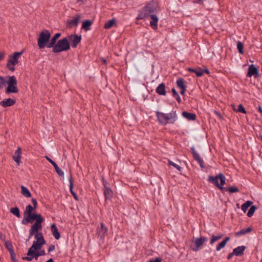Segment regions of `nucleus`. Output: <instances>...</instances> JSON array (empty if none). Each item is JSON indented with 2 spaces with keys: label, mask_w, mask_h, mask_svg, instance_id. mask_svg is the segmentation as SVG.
Masks as SVG:
<instances>
[{
  "label": "nucleus",
  "mask_w": 262,
  "mask_h": 262,
  "mask_svg": "<svg viewBox=\"0 0 262 262\" xmlns=\"http://www.w3.org/2000/svg\"><path fill=\"white\" fill-rule=\"evenodd\" d=\"M34 221L35 223L31 226L29 230V239L33 235L35 232L42 229V223L44 222L45 219L41 214L34 212L24 216L21 221V224L25 225L29 223H32Z\"/></svg>",
  "instance_id": "obj_1"
},
{
  "label": "nucleus",
  "mask_w": 262,
  "mask_h": 262,
  "mask_svg": "<svg viewBox=\"0 0 262 262\" xmlns=\"http://www.w3.org/2000/svg\"><path fill=\"white\" fill-rule=\"evenodd\" d=\"M156 116L159 123L164 125L167 124H174L178 119L177 112L174 110H172L169 113L156 111Z\"/></svg>",
  "instance_id": "obj_2"
},
{
  "label": "nucleus",
  "mask_w": 262,
  "mask_h": 262,
  "mask_svg": "<svg viewBox=\"0 0 262 262\" xmlns=\"http://www.w3.org/2000/svg\"><path fill=\"white\" fill-rule=\"evenodd\" d=\"M158 5L156 3L150 2L138 11V15L136 17L137 20L143 19L148 17L151 14L157 11Z\"/></svg>",
  "instance_id": "obj_3"
},
{
  "label": "nucleus",
  "mask_w": 262,
  "mask_h": 262,
  "mask_svg": "<svg viewBox=\"0 0 262 262\" xmlns=\"http://www.w3.org/2000/svg\"><path fill=\"white\" fill-rule=\"evenodd\" d=\"M51 48H52L53 53H57L69 50L71 46L68 38L64 37L58 40L57 43Z\"/></svg>",
  "instance_id": "obj_4"
},
{
  "label": "nucleus",
  "mask_w": 262,
  "mask_h": 262,
  "mask_svg": "<svg viewBox=\"0 0 262 262\" xmlns=\"http://www.w3.org/2000/svg\"><path fill=\"white\" fill-rule=\"evenodd\" d=\"M51 33L48 30H43L39 34L37 38L38 46L40 49L47 47L50 41Z\"/></svg>",
  "instance_id": "obj_5"
},
{
  "label": "nucleus",
  "mask_w": 262,
  "mask_h": 262,
  "mask_svg": "<svg viewBox=\"0 0 262 262\" xmlns=\"http://www.w3.org/2000/svg\"><path fill=\"white\" fill-rule=\"evenodd\" d=\"M8 80L6 81V84H8V86L6 89V92L7 94L10 93H17L18 92L17 89V81L16 78L15 76H9L7 77Z\"/></svg>",
  "instance_id": "obj_6"
},
{
  "label": "nucleus",
  "mask_w": 262,
  "mask_h": 262,
  "mask_svg": "<svg viewBox=\"0 0 262 262\" xmlns=\"http://www.w3.org/2000/svg\"><path fill=\"white\" fill-rule=\"evenodd\" d=\"M21 52H15L12 55L9 56V58L6 64V68L11 72L15 71L14 66L18 63V58L23 53Z\"/></svg>",
  "instance_id": "obj_7"
},
{
  "label": "nucleus",
  "mask_w": 262,
  "mask_h": 262,
  "mask_svg": "<svg viewBox=\"0 0 262 262\" xmlns=\"http://www.w3.org/2000/svg\"><path fill=\"white\" fill-rule=\"evenodd\" d=\"M41 248H32V246H31L29 248L27 253L28 256L23 257L22 259L29 261H31L33 258H35L36 260H37L38 257L40 256V253L38 252V251Z\"/></svg>",
  "instance_id": "obj_8"
},
{
  "label": "nucleus",
  "mask_w": 262,
  "mask_h": 262,
  "mask_svg": "<svg viewBox=\"0 0 262 262\" xmlns=\"http://www.w3.org/2000/svg\"><path fill=\"white\" fill-rule=\"evenodd\" d=\"M33 235H34V238L36 239V241L33 242V244L31 246H32V248H41L42 245H45L46 243V241L44 239L42 233L39 231H37L33 234Z\"/></svg>",
  "instance_id": "obj_9"
},
{
  "label": "nucleus",
  "mask_w": 262,
  "mask_h": 262,
  "mask_svg": "<svg viewBox=\"0 0 262 262\" xmlns=\"http://www.w3.org/2000/svg\"><path fill=\"white\" fill-rule=\"evenodd\" d=\"M207 241L208 238L205 236H200L196 238L194 241V246L191 247V250L195 252L199 251Z\"/></svg>",
  "instance_id": "obj_10"
},
{
  "label": "nucleus",
  "mask_w": 262,
  "mask_h": 262,
  "mask_svg": "<svg viewBox=\"0 0 262 262\" xmlns=\"http://www.w3.org/2000/svg\"><path fill=\"white\" fill-rule=\"evenodd\" d=\"M214 179H216L217 182H219V180H220V183H219V185H220V186H223L226 183V177L222 173H220L215 177L209 176L207 181L209 183L214 185V182H213Z\"/></svg>",
  "instance_id": "obj_11"
},
{
  "label": "nucleus",
  "mask_w": 262,
  "mask_h": 262,
  "mask_svg": "<svg viewBox=\"0 0 262 262\" xmlns=\"http://www.w3.org/2000/svg\"><path fill=\"white\" fill-rule=\"evenodd\" d=\"M246 76L247 77H251L252 76H254L255 78L258 77L259 76L258 69L254 64H250L248 67Z\"/></svg>",
  "instance_id": "obj_12"
},
{
  "label": "nucleus",
  "mask_w": 262,
  "mask_h": 262,
  "mask_svg": "<svg viewBox=\"0 0 262 262\" xmlns=\"http://www.w3.org/2000/svg\"><path fill=\"white\" fill-rule=\"evenodd\" d=\"M107 228L105 226L103 223H101L100 226L97 227L96 230L98 238L100 239H103L107 233Z\"/></svg>",
  "instance_id": "obj_13"
},
{
  "label": "nucleus",
  "mask_w": 262,
  "mask_h": 262,
  "mask_svg": "<svg viewBox=\"0 0 262 262\" xmlns=\"http://www.w3.org/2000/svg\"><path fill=\"white\" fill-rule=\"evenodd\" d=\"M69 41L70 40L71 42V46L73 48L77 47V45L80 42L81 40V36L77 34H71L69 36Z\"/></svg>",
  "instance_id": "obj_14"
},
{
  "label": "nucleus",
  "mask_w": 262,
  "mask_h": 262,
  "mask_svg": "<svg viewBox=\"0 0 262 262\" xmlns=\"http://www.w3.org/2000/svg\"><path fill=\"white\" fill-rule=\"evenodd\" d=\"M190 150H191V152L192 155L193 159L199 163L200 166L202 168H204L205 166L204 165V161L201 158L200 155L196 151L194 147L192 146L190 148Z\"/></svg>",
  "instance_id": "obj_15"
},
{
  "label": "nucleus",
  "mask_w": 262,
  "mask_h": 262,
  "mask_svg": "<svg viewBox=\"0 0 262 262\" xmlns=\"http://www.w3.org/2000/svg\"><path fill=\"white\" fill-rule=\"evenodd\" d=\"M45 158L53 166L56 173L58 174V176L60 177L63 178L64 172L61 169H60V168L58 166L57 164L51 159H50L49 157L46 156Z\"/></svg>",
  "instance_id": "obj_16"
},
{
  "label": "nucleus",
  "mask_w": 262,
  "mask_h": 262,
  "mask_svg": "<svg viewBox=\"0 0 262 262\" xmlns=\"http://www.w3.org/2000/svg\"><path fill=\"white\" fill-rule=\"evenodd\" d=\"M81 15L79 14H76L74 19H69L67 21V27L72 28L73 26H77L80 20Z\"/></svg>",
  "instance_id": "obj_17"
},
{
  "label": "nucleus",
  "mask_w": 262,
  "mask_h": 262,
  "mask_svg": "<svg viewBox=\"0 0 262 262\" xmlns=\"http://www.w3.org/2000/svg\"><path fill=\"white\" fill-rule=\"evenodd\" d=\"M16 102L15 99L12 98L4 99L3 101L0 102V104L3 107H7L13 105Z\"/></svg>",
  "instance_id": "obj_18"
},
{
  "label": "nucleus",
  "mask_w": 262,
  "mask_h": 262,
  "mask_svg": "<svg viewBox=\"0 0 262 262\" xmlns=\"http://www.w3.org/2000/svg\"><path fill=\"white\" fill-rule=\"evenodd\" d=\"M156 92L159 95L166 96V85L165 83H160L156 89Z\"/></svg>",
  "instance_id": "obj_19"
},
{
  "label": "nucleus",
  "mask_w": 262,
  "mask_h": 262,
  "mask_svg": "<svg viewBox=\"0 0 262 262\" xmlns=\"http://www.w3.org/2000/svg\"><path fill=\"white\" fill-rule=\"evenodd\" d=\"M150 17L151 19V20L150 21V27L154 30L158 29V23L159 20L158 17L154 14H151Z\"/></svg>",
  "instance_id": "obj_20"
},
{
  "label": "nucleus",
  "mask_w": 262,
  "mask_h": 262,
  "mask_svg": "<svg viewBox=\"0 0 262 262\" xmlns=\"http://www.w3.org/2000/svg\"><path fill=\"white\" fill-rule=\"evenodd\" d=\"M61 33H57L51 38L50 42L48 43L47 46L48 48H51L54 45H55L57 42V39L61 36Z\"/></svg>",
  "instance_id": "obj_21"
},
{
  "label": "nucleus",
  "mask_w": 262,
  "mask_h": 262,
  "mask_svg": "<svg viewBox=\"0 0 262 262\" xmlns=\"http://www.w3.org/2000/svg\"><path fill=\"white\" fill-rule=\"evenodd\" d=\"M69 183H70L69 188H70V192L71 193V194L73 195V196L74 197V198L76 201H78V197L76 193L73 190L74 184H73V178H72L71 173L70 174V177L69 178Z\"/></svg>",
  "instance_id": "obj_22"
},
{
  "label": "nucleus",
  "mask_w": 262,
  "mask_h": 262,
  "mask_svg": "<svg viewBox=\"0 0 262 262\" xmlns=\"http://www.w3.org/2000/svg\"><path fill=\"white\" fill-rule=\"evenodd\" d=\"M182 115L188 120L194 121L196 120V116L194 113H189L186 111H183L182 113Z\"/></svg>",
  "instance_id": "obj_23"
},
{
  "label": "nucleus",
  "mask_w": 262,
  "mask_h": 262,
  "mask_svg": "<svg viewBox=\"0 0 262 262\" xmlns=\"http://www.w3.org/2000/svg\"><path fill=\"white\" fill-rule=\"evenodd\" d=\"M21 154V148L20 147H18L17 149L15 151L14 155L13 156L14 161L18 164H19L20 162Z\"/></svg>",
  "instance_id": "obj_24"
},
{
  "label": "nucleus",
  "mask_w": 262,
  "mask_h": 262,
  "mask_svg": "<svg viewBox=\"0 0 262 262\" xmlns=\"http://www.w3.org/2000/svg\"><path fill=\"white\" fill-rule=\"evenodd\" d=\"M51 230L53 235L54 236L56 239H59L60 237V233L58 230L55 224H53L51 226Z\"/></svg>",
  "instance_id": "obj_25"
},
{
  "label": "nucleus",
  "mask_w": 262,
  "mask_h": 262,
  "mask_svg": "<svg viewBox=\"0 0 262 262\" xmlns=\"http://www.w3.org/2000/svg\"><path fill=\"white\" fill-rule=\"evenodd\" d=\"M246 247L245 246H241L236 247L234 249L233 251L235 255L237 256H241L244 254V252L246 249Z\"/></svg>",
  "instance_id": "obj_26"
},
{
  "label": "nucleus",
  "mask_w": 262,
  "mask_h": 262,
  "mask_svg": "<svg viewBox=\"0 0 262 262\" xmlns=\"http://www.w3.org/2000/svg\"><path fill=\"white\" fill-rule=\"evenodd\" d=\"M103 193L105 200H111L113 196V191L111 188L104 189L103 190Z\"/></svg>",
  "instance_id": "obj_27"
},
{
  "label": "nucleus",
  "mask_w": 262,
  "mask_h": 262,
  "mask_svg": "<svg viewBox=\"0 0 262 262\" xmlns=\"http://www.w3.org/2000/svg\"><path fill=\"white\" fill-rule=\"evenodd\" d=\"M230 239V237H226L225 238L220 242L216 247V250L217 251H220L222 249L224 248L226 245L227 242Z\"/></svg>",
  "instance_id": "obj_28"
},
{
  "label": "nucleus",
  "mask_w": 262,
  "mask_h": 262,
  "mask_svg": "<svg viewBox=\"0 0 262 262\" xmlns=\"http://www.w3.org/2000/svg\"><path fill=\"white\" fill-rule=\"evenodd\" d=\"M93 24V21L90 19H87L83 21L82 24V29H84L85 31L91 30V26Z\"/></svg>",
  "instance_id": "obj_29"
},
{
  "label": "nucleus",
  "mask_w": 262,
  "mask_h": 262,
  "mask_svg": "<svg viewBox=\"0 0 262 262\" xmlns=\"http://www.w3.org/2000/svg\"><path fill=\"white\" fill-rule=\"evenodd\" d=\"M252 228L251 227H248L247 229H243L238 232H235V236H240L241 235L246 234L247 233H250L252 231Z\"/></svg>",
  "instance_id": "obj_30"
},
{
  "label": "nucleus",
  "mask_w": 262,
  "mask_h": 262,
  "mask_svg": "<svg viewBox=\"0 0 262 262\" xmlns=\"http://www.w3.org/2000/svg\"><path fill=\"white\" fill-rule=\"evenodd\" d=\"M188 71L190 72L194 73L198 77L203 76V72L201 68H198L196 69L189 68L188 69Z\"/></svg>",
  "instance_id": "obj_31"
},
{
  "label": "nucleus",
  "mask_w": 262,
  "mask_h": 262,
  "mask_svg": "<svg viewBox=\"0 0 262 262\" xmlns=\"http://www.w3.org/2000/svg\"><path fill=\"white\" fill-rule=\"evenodd\" d=\"M35 211L36 209H35L32 205L29 204L26 206V209L24 212V216L30 213L35 212Z\"/></svg>",
  "instance_id": "obj_32"
},
{
  "label": "nucleus",
  "mask_w": 262,
  "mask_h": 262,
  "mask_svg": "<svg viewBox=\"0 0 262 262\" xmlns=\"http://www.w3.org/2000/svg\"><path fill=\"white\" fill-rule=\"evenodd\" d=\"M21 194L26 198H30L31 197V193L30 192L29 190L25 186L22 185L21 186Z\"/></svg>",
  "instance_id": "obj_33"
},
{
  "label": "nucleus",
  "mask_w": 262,
  "mask_h": 262,
  "mask_svg": "<svg viewBox=\"0 0 262 262\" xmlns=\"http://www.w3.org/2000/svg\"><path fill=\"white\" fill-rule=\"evenodd\" d=\"M223 235H224L223 234H221L218 235H215L213 234L210 238V244L213 245L216 241L221 239L223 237Z\"/></svg>",
  "instance_id": "obj_34"
},
{
  "label": "nucleus",
  "mask_w": 262,
  "mask_h": 262,
  "mask_svg": "<svg viewBox=\"0 0 262 262\" xmlns=\"http://www.w3.org/2000/svg\"><path fill=\"white\" fill-rule=\"evenodd\" d=\"M10 212L17 217H20V210L17 207L11 208L10 210Z\"/></svg>",
  "instance_id": "obj_35"
},
{
  "label": "nucleus",
  "mask_w": 262,
  "mask_h": 262,
  "mask_svg": "<svg viewBox=\"0 0 262 262\" xmlns=\"http://www.w3.org/2000/svg\"><path fill=\"white\" fill-rule=\"evenodd\" d=\"M252 204V202L250 201H247L245 203L242 205L241 209L244 212H246L248 208L251 206Z\"/></svg>",
  "instance_id": "obj_36"
},
{
  "label": "nucleus",
  "mask_w": 262,
  "mask_h": 262,
  "mask_svg": "<svg viewBox=\"0 0 262 262\" xmlns=\"http://www.w3.org/2000/svg\"><path fill=\"white\" fill-rule=\"evenodd\" d=\"M116 23V19L115 18H113L108 21H107L104 26V28L106 29H110Z\"/></svg>",
  "instance_id": "obj_37"
},
{
  "label": "nucleus",
  "mask_w": 262,
  "mask_h": 262,
  "mask_svg": "<svg viewBox=\"0 0 262 262\" xmlns=\"http://www.w3.org/2000/svg\"><path fill=\"white\" fill-rule=\"evenodd\" d=\"M6 248L8 250L9 252L14 251L13 247L11 241H7L5 242L4 244Z\"/></svg>",
  "instance_id": "obj_38"
},
{
  "label": "nucleus",
  "mask_w": 262,
  "mask_h": 262,
  "mask_svg": "<svg viewBox=\"0 0 262 262\" xmlns=\"http://www.w3.org/2000/svg\"><path fill=\"white\" fill-rule=\"evenodd\" d=\"M213 182H214V185L217 188H219L220 190H221L222 192L224 193L226 191H228V188L227 187H224V186H220V185H219V182H217L216 179H214L213 180Z\"/></svg>",
  "instance_id": "obj_39"
},
{
  "label": "nucleus",
  "mask_w": 262,
  "mask_h": 262,
  "mask_svg": "<svg viewBox=\"0 0 262 262\" xmlns=\"http://www.w3.org/2000/svg\"><path fill=\"white\" fill-rule=\"evenodd\" d=\"M171 92H172V96L177 100V101L179 103H181V97H180V95H179V94L178 93V92H177V91L175 90V89L172 88L171 89Z\"/></svg>",
  "instance_id": "obj_40"
},
{
  "label": "nucleus",
  "mask_w": 262,
  "mask_h": 262,
  "mask_svg": "<svg viewBox=\"0 0 262 262\" xmlns=\"http://www.w3.org/2000/svg\"><path fill=\"white\" fill-rule=\"evenodd\" d=\"M177 86L180 89L186 87V85L185 84V81L182 78H180L177 80Z\"/></svg>",
  "instance_id": "obj_41"
},
{
  "label": "nucleus",
  "mask_w": 262,
  "mask_h": 262,
  "mask_svg": "<svg viewBox=\"0 0 262 262\" xmlns=\"http://www.w3.org/2000/svg\"><path fill=\"white\" fill-rule=\"evenodd\" d=\"M232 106L233 107L234 111L236 112H240V113H242L243 114L247 113L246 111L245 110L244 107L243 106V105L242 104H240L238 106V108L237 110H236L235 108L234 107H235L234 105H233Z\"/></svg>",
  "instance_id": "obj_42"
},
{
  "label": "nucleus",
  "mask_w": 262,
  "mask_h": 262,
  "mask_svg": "<svg viewBox=\"0 0 262 262\" xmlns=\"http://www.w3.org/2000/svg\"><path fill=\"white\" fill-rule=\"evenodd\" d=\"M257 209V207L255 205H253L250 207L248 213H247V216L249 217H252L253 215V214L255 210Z\"/></svg>",
  "instance_id": "obj_43"
},
{
  "label": "nucleus",
  "mask_w": 262,
  "mask_h": 262,
  "mask_svg": "<svg viewBox=\"0 0 262 262\" xmlns=\"http://www.w3.org/2000/svg\"><path fill=\"white\" fill-rule=\"evenodd\" d=\"M237 49L239 54H243L244 53V44L240 41L237 42Z\"/></svg>",
  "instance_id": "obj_44"
},
{
  "label": "nucleus",
  "mask_w": 262,
  "mask_h": 262,
  "mask_svg": "<svg viewBox=\"0 0 262 262\" xmlns=\"http://www.w3.org/2000/svg\"><path fill=\"white\" fill-rule=\"evenodd\" d=\"M168 165L173 166L179 171H181L182 170V168L180 166L174 163V162L170 160H168Z\"/></svg>",
  "instance_id": "obj_45"
},
{
  "label": "nucleus",
  "mask_w": 262,
  "mask_h": 262,
  "mask_svg": "<svg viewBox=\"0 0 262 262\" xmlns=\"http://www.w3.org/2000/svg\"><path fill=\"white\" fill-rule=\"evenodd\" d=\"M228 191L230 193H235L239 191V189L237 187L232 186L228 188Z\"/></svg>",
  "instance_id": "obj_46"
},
{
  "label": "nucleus",
  "mask_w": 262,
  "mask_h": 262,
  "mask_svg": "<svg viewBox=\"0 0 262 262\" xmlns=\"http://www.w3.org/2000/svg\"><path fill=\"white\" fill-rule=\"evenodd\" d=\"M6 81L7 80L4 77L0 76V89H2L6 84Z\"/></svg>",
  "instance_id": "obj_47"
},
{
  "label": "nucleus",
  "mask_w": 262,
  "mask_h": 262,
  "mask_svg": "<svg viewBox=\"0 0 262 262\" xmlns=\"http://www.w3.org/2000/svg\"><path fill=\"white\" fill-rule=\"evenodd\" d=\"M10 255L11 256V260L13 262H18V261L16 259V254L14 251L10 252Z\"/></svg>",
  "instance_id": "obj_48"
},
{
  "label": "nucleus",
  "mask_w": 262,
  "mask_h": 262,
  "mask_svg": "<svg viewBox=\"0 0 262 262\" xmlns=\"http://www.w3.org/2000/svg\"><path fill=\"white\" fill-rule=\"evenodd\" d=\"M102 183L104 187V189L105 188H110V184L104 178H102Z\"/></svg>",
  "instance_id": "obj_49"
},
{
  "label": "nucleus",
  "mask_w": 262,
  "mask_h": 262,
  "mask_svg": "<svg viewBox=\"0 0 262 262\" xmlns=\"http://www.w3.org/2000/svg\"><path fill=\"white\" fill-rule=\"evenodd\" d=\"M31 201L33 204L32 206L35 208V209L36 210V209L37 208V205H38L37 202L36 200L35 199H32Z\"/></svg>",
  "instance_id": "obj_50"
},
{
  "label": "nucleus",
  "mask_w": 262,
  "mask_h": 262,
  "mask_svg": "<svg viewBox=\"0 0 262 262\" xmlns=\"http://www.w3.org/2000/svg\"><path fill=\"white\" fill-rule=\"evenodd\" d=\"M214 114H215L219 118L222 119H223V116L222 115V114H221V113H220L219 112L217 111H214Z\"/></svg>",
  "instance_id": "obj_51"
},
{
  "label": "nucleus",
  "mask_w": 262,
  "mask_h": 262,
  "mask_svg": "<svg viewBox=\"0 0 262 262\" xmlns=\"http://www.w3.org/2000/svg\"><path fill=\"white\" fill-rule=\"evenodd\" d=\"M55 250V245H51L48 249V252H51Z\"/></svg>",
  "instance_id": "obj_52"
},
{
  "label": "nucleus",
  "mask_w": 262,
  "mask_h": 262,
  "mask_svg": "<svg viewBox=\"0 0 262 262\" xmlns=\"http://www.w3.org/2000/svg\"><path fill=\"white\" fill-rule=\"evenodd\" d=\"M149 262H161V259L159 257H157L154 259L150 260Z\"/></svg>",
  "instance_id": "obj_53"
},
{
  "label": "nucleus",
  "mask_w": 262,
  "mask_h": 262,
  "mask_svg": "<svg viewBox=\"0 0 262 262\" xmlns=\"http://www.w3.org/2000/svg\"><path fill=\"white\" fill-rule=\"evenodd\" d=\"M204 1V0H193V2L194 3H197L199 4H203Z\"/></svg>",
  "instance_id": "obj_54"
},
{
  "label": "nucleus",
  "mask_w": 262,
  "mask_h": 262,
  "mask_svg": "<svg viewBox=\"0 0 262 262\" xmlns=\"http://www.w3.org/2000/svg\"><path fill=\"white\" fill-rule=\"evenodd\" d=\"M5 54L4 52H0V61L3 60L4 59Z\"/></svg>",
  "instance_id": "obj_55"
},
{
  "label": "nucleus",
  "mask_w": 262,
  "mask_h": 262,
  "mask_svg": "<svg viewBox=\"0 0 262 262\" xmlns=\"http://www.w3.org/2000/svg\"><path fill=\"white\" fill-rule=\"evenodd\" d=\"M233 255H235V254H234V252L233 251L232 253H229L227 256V259H230Z\"/></svg>",
  "instance_id": "obj_56"
},
{
  "label": "nucleus",
  "mask_w": 262,
  "mask_h": 262,
  "mask_svg": "<svg viewBox=\"0 0 262 262\" xmlns=\"http://www.w3.org/2000/svg\"><path fill=\"white\" fill-rule=\"evenodd\" d=\"M181 91L180 92V94L182 95H184V94L186 91V87L181 88Z\"/></svg>",
  "instance_id": "obj_57"
},
{
  "label": "nucleus",
  "mask_w": 262,
  "mask_h": 262,
  "mask_svg": "<svg viewBox=\"0 0 262 262\" xmlns=\"http://www.w3.org/2000/svg\"><path fill=\"white\" fill-rule=\"evenodd\" d=\"M39 253H40V256H43L46 254L45 251L44 250L38 251Z\"/></svg>",
  "instance_id": "obj_58"
},
{
  "label": "nucleus",
  "mask_w": 262,
  "mask_h": 262,
  "mask_svg": "<svg viewBox=\"0 0 262 262\" xmlns=\"http://www.w3.org/2000/svg\"><path fill=\"white\" fill-rule=\"evenodd\" d=\"M202 72H203V74L204 73H205L207 74H209L210 73L209 71L207 68H206V69H204L203 70H202Z\"/></svg>",
  "instance_id": "obj_59"
},
{
  "label": "nucleus",
  "mask_w": 262,
  "mask_h": 262,
  "mask_svg": "<svg viewBox=\"0 0 262 262\" xmlns=\"http://www.w3.org/2000/svg\"><path fill=\"white\" fill-rule=\"evenodd\" d=\"M258 112L262 115V107L260 106H258Z\"/></svg>",
  "instance_id": "obj_60"
},
{
  "label": "nucleus",
  "mask_w": 262,
  "mask_h": 262,
  "mask_svg": "<svg viewBox=\"0 0 262 262\" xmlns=\"http://www.w3.org/2000/svg\"><path fill=\"white\" fill-rule=\"evenodd\" d=\"M3 237H5V235L3 234H2V233H0V238L2 240L3 239Z\"/></svg>",
  "instance_id": "obj_61"
},
{
  "label": "nucleus",
  "mask_w": 262,
  "mask_h": 262,
  "mask_svg": "<svg viewBox=\"0 0 262 262\" xmlns=\"http://www.w3.org/2000/svg\"><path fill=\"white\" fill-rule=\"evenodd\" d=\"M102 62H103L104 64H106L107 62H106V60L105 59L103 58V59H102Z\"/></svg>",
  "instance_id": "obj_62"
},
{
  "label": "nucleus",
  "mask_w": 262,
  "mask_h": 262,
  "mask_svg": "<svg viewBox=\"0 0 262 262\" xmlns=\"http://www.w3.org/2000/svg\"><path fill=\"white\" fill-rule=\"evenodd\" d=\"M77 2H83V0H77Z\"/></svg>",
  "instance_id": "obj_63"
},
{
  "label": "nucleus",
  "mask_w": 262,
  "mask_h": 262,
  "mask_svg": "<svg viewBox=\"0 0 262 262\" xmlns=\"http://www.w3.org/2000/svg\"><path fill=\"white\" fill-rule=\"evenodd\" d=\"M259 138L260 139H261V140H262V135H260V136H259Z\"/></svg>",
  "instance_id": "obj_64"
}]
</instances>
